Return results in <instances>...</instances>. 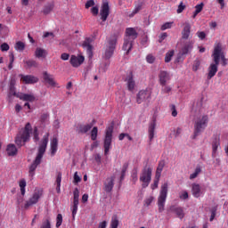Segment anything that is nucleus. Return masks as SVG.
Wrapping results in <instances>:
<instances>
[{
    "mask_svg": "<svg viewBox=\"0 0 228 228\" xmlns=\"http://www.w3.org/2000/svg\"><path fill=\"white\" fill-rule=\"evenodd\" d=\"M49 143V137L47 135H44L43 139L41 140V143L37 149V154L36 159H34L33 163L29 167V175L34 176L35 170H37V167L42 163V159L45 154V151H47V144Z\"/></svg>",
    "mask_w": 228,
    "mask_h": 228,
    "instance_id": "f257e3e1",
    "label": "nucleus"
},
{
    "mask_svg": "<svg viewBox=\"0 0 228 228\" xmlns=\"http://www.w3.org/2000/svg\"><path fill=\"white\" fill-rule=\"evenodd\" d=\"M118 40V33H113L109 37V40L107 42V46L105 49V54L104 58L105 60H110L111 56H113V53H115V49H117V42Z\"/></svg>",
    "mask_w": 228,
    "mask_h": 228,
    "instance_id": "f03ea898",
    "label": "nucleus"
},
{
    "mask_svg": "<svg viewBox=\"0 0 228 228\" xmlns=\"http://www.w3.org/2000/svg\"><path fill=\"white\" fill-rule=\"evenodd\" d=\"M31 131H33V127L30 123H27L21 134L16 136L15 143L18 147H22L26 142H29V138H31Z\"/></svg>",
    "mask_w": 228,
    "mask_h": 228,
    "instance_id": "7ed1b4c3",
    "label": "nucleus"
},
{
    "mask_svg": "<svg viewBox=\"0 0 228 228\" xmlns=\"http://www.w3.org/2000/svg\"><path fill=\"white\" fill-rule=\"evenodd\" d=\"M139 180L142 183V188H147L152 181V167L149 165H145L141 172Z\"/></svg>",
    "mask_w": 228,
    "mask_h": 228,
    "instance_id": "20e7f679",
    "label": "nucleus"
},
{
    "mask_svg": "<svg viewBox=\"0 0 228 228\" xmlns=\"http://www.w3.org/2000/svg\"><path fill=\"white\" fill-rule=\"evenodd\" d=\"M167 195H168V183L161 185L159 196L158 198L159 213L165 211V202H167Z\"/></svg>",
    "mask_w": 228,
    "mask_h": 228,
    "instance_id": "39448f33",
    "label": "nucleus"
},
{
    "mask_svg": "<svg viewBox=\"0 0 228 228\" xmlns=\"http://www.w3.org/2000/svg\"><path fill=\"white\" fill-rule=\"evenodd\" d=\"M208 127V116H202L200 119H197L194 123V134L192 140H195Z\"/></svg>",
    "mask_w": 228,
    "mask_h": 228,
    "instance_id": "423d86ee",
    "label": "nucleus"
},
{
    "mask_svg": "<svg viewBox=\"0 0 228 228\" xmlns=\"http://www.w3.org/2000/svg\"><path fill=\"white\" fill-rule=\"evenodd\" d=\"M113 126L114 124L110 125L106 128L105 132V138L103 141V147H104V154L107 156L110 152V149H111V142L113 140Z\"/></svg>",
    "mask_w": 228,
    "mask_h": 228,
    "instance_id": "0eeeda50",
    "label": "nucleus"
},
{
    "mask_svg": "<svg viewBox=\"0 0 228 228\" xmlns=\"http://www.w3.org/2000/svg\"><path fill=\"white\" fill-rule=\"evenodd\" d=\"M218 55V65H220V60L223 67H227V58H225V53H224L223 48H222V43H218L215 48L214 52L212 53L213 61H215V55Z\"/></svg>",
    "mask_w": 228,
    "mask_h": 228,
    "instance_id": "6e6552de",
    "label": "nucleus"
},
{
    "mask_svg": "<svg viewBox=\"0 0 228 228\" xmlns=\"http://www.w3.org/2000/svg\"><path fill=\"white\" fill-rule=\"evenodd\" d=\"M204 106V97H201L196 102L193 103L191 109V115L194 118H199L200 117V113H202V108Z\"/></svg>",
    "mask_w": 228,
    "mask_h": 228,
    "instance_id": "1a4fd4ad",
    "label": "nucleus"
},
{
    "mask_svg": "<svg viewBox=\"0 0 228 228\" xmlns=\"http://www.w3.org/2000/svg\"><path fill=\"white\" fill-rule=\"evenodd\" d=\"M100 15L102 22L108 20V17H110V2L108 0H103L100 10Z\"/></svg>",
    "mask_w": 228,
    "mask_h": 228,
    "instance_id": "9d476101",
    "label": "nucleus"
},
{
    "mask_svg": "<svg viewBox=\"0 0 228 228\" xmlns=\"http://www.w3.org/2000/svg\"><path fill=\"white\" fill-rule=\"evenodd\" d=\"M43 191L40 189H36L32 197L26 202L25 209H28L30 206H33L40 200V197H42Z\"/></svg>",
    "mask_w": 228,
    "mask_h": 228,
    "instance_id": "9b49d317",
    "label": "nucleus"
},
{
    "mask_svg": "<svg viewBox=\"0 0 228 228\" xmlns=\"http://www.w3.org/2000/svg\"><path fill=\"white\" fill-rule=\"evenodd\" d=\"M218 54L216 53L214 63H211L208 67V79H211L216 76V72H218Z\"/></svg>",
    "mask_w": 228,
    "mask_h": 228,
    "instance_id": "f8f14e48",
    "label": "nucleus"
},
{
    "mask_svg": "<svg viewBox=\"0 0 228 228\" xmlns=\"http://www.w3.org/2000/svg\"><path fill=\"white\" fill-rule=\"evenodd\" d=\"M77 206H79V189L75 188L73 191V208H72L73 218H76V215H77Z\"/></svg>",
    "mask_w": 228,
    "mask_h": 228,
    "instance_id": "ddd939ff",
    "label": "nucleus"
},
{
    "mask_svg": "<svg viewBox=\"0 0 228 228\" xmlns=\"http://www.w3.org/2000/svg\"><path fill=\"white\" fill-rule=\"evenodd\" d=\"M94 42V38L86 37L85 41L82 44V47L86 48V52L88 54V58L92 59L94 57V46H92V43Z\"/></svg>",
    "mask_w": 228,
    "mask_h": 228,
    "instance_id": "4468645a",
    "label": "nucleus"
},
{
    "mask_svg": "<svg viewBox=\"0 0 228 228\" xmlns=\"http://www.w3.org/2000/svg\"><path fill=\"white\" fill-rule=\"evenodd\" d=\"M115 186V176L108 177L103 183V190L106 193H111Z\"/></svg>",
    "mask_w": 228,
    "mask_h": 228,
    "instance_id": "2eb2a0df",
    "label": "nucleus"
},
{
    "mask_svg": "<svg viewBox=\"0 0 228 228\" xmlns=\"http://www.w3.org/2000/svg\"><path fill=\"white\" fill-rule=\"evenodd\" d=\"M19 77H20L21 81L25 85H35V83H38V77L33 75H22L20 74Z\"/></svg>",
    "mask_w": 228,
    "mask_h": 228,
    "instance_id": "dca6fc26",
    "label": "nucleus"
},
{
    "mask_svg": "<svg viewBox=\"0 0 228 228\" xmlns=\"http://www.w3.org/2000/svg\"><path fill=\"white\" fill-rule=\"evenodd\" d=\"M85 62V56L83 55H71L69 63L72 65V67H75V69H77V67H80V65H83Z\"/></svg>",
    "mask_w": 228,
    "mask_h": 228,
    "instance_id": "f3484780",
    "label": "nucleus"
},
{
    "mask_svg": "<svg viewBox=\"0 0 228 228\" xmlns=\"http://www.w3.org/2000/svg\"><path fill=\"white\" fill-rule=\"evenodd\" d=\"M92 127H94L93 123L86 124V125H83V124L79 123L76 126V132L78 134H86V133H88V131H90V129H92Z\"/></svg>",
    "mask_w": 228,
    "mask_h": 228,
    "instance_id": "a211bd4d",
    "label": "nucleus"
},
{
    "mask_svg": "<svg viewBox=\"0 0 228 228\" xmlns=\"http://www.w3.org/2000/svg\"><path fill=\"white\" fill-rule=\"evenodd\" d=\"M169 211L170 213H174L180 220L184 218V209L182 207L173 205L169 208Z\"/></svg>",
    "mask_w": 228,
    "mask_h": 228,
    "instance_id": "6ab92c4d",
    "label": "nucleus"
},
{
    "mask_svg": "<svg viewBox=\"0 0 228 228\" xmlns=\"http://www.w3.org/2000/svg\"><path fill=\"white\" fill-rule=\"evenodd\" d=\"M125 38L126 40H130L132 42H134V40H136V38H138V32H136V29H134V28H127L126 29Z\"/></svg>",
    "mask_w": 228,
    "mask_h": 228,
    "instance_id": "aec40b11",
    "label": "nucleus"
},
{
    "mask_svg": "<svg viewBox=\"0 0 228 228\" xmlns=\"http://www.w3.org/2000/svg\"><path fill=\"white\" fill-rule=\"evenodd\" d=\"M159 78L160 85L165 86V85H167V81H169L170 79V73L165 70H160Z\"/></svg>",
    "mask_w": 228,
    "mask_h": 228,
    "instance_id": "412c9836",
    "label": "nucleus"
},
{
    "mask_svg": "<svg viewBox=\"0 0 228 228\" xmlns=\"http://www.w3.org/2000/svg\"><path fill=\"white\" fill-rule=\"evenodd\" d=\"M151 99V94L147 91H140L137 94V103L142 104L144 101Z\"/></svg>",
    "mask_w": 228,
    "mask_h": 228,
    "instance_id": "4be33fe9",
    "label": "nucleus"
},
{
    "mask_svg": "<svg viewBox=\"0 0 228 228\" xmlns=\"http://www.w3.org/2000/svg\"><path fill=\"white\" fill-rule=\"evenodd\" d=\"M218 147H220V135H214L212 142V156L215 157L216 151H218Z\"/></svg>",
    "mask_w": 228,
    "mask_h": 228,
    "instance_id": "5701e85b",
    "label": "nucleus"
},
{
    "mask_svg": "<svg viewBox=\"0 0 228 228\" xmlns=\"http://www.w3.org/2000/svg\"><path fill=\"white\" fill-rule=\"evenodd\" d=\"M156 130V118H153L149 126V140L152 142L154 140V131Z\"/></svg>",
    "mask_w": 228,
    "mask_h": 228,
    "instance_id": "b1692460",
    "label": "nucleus"
},
{
    "mask_svg": "<svg viewBox=\"0 0 228 228\" xmlns=\"http://www.w3.org/2000/svg\"><path fill=\"white\" fill-rule=\"evenodd\" d=\"M191 26L190 23L185 22L184 28L182 31V38L183 40H188L190 38V33H191Z\"/></svg>",
    "mask_w": 228,
    "mask_h": 228,
    "instance_id": "393cba45",
    "label": "nucleus"
},
{
    "mask_svg": "<svg viewBox=\"0 0 228 228\" xmlns=\"http://www.w3.org/2000/svg\"><path fill=\"white\" fill-rule=\"evenodd\" d=\"M18 99H20V101H26L27 102H35L37 98L33 94H20V96H18Z\"/></svg>",
    "mask_w": 228,
    "mask_h": 228,
    "instance_id": "a878e982",
    "label": "nucleus"
},
{
    "mask_svg": "<svg viewBox=\"0 0 228 228\" xmlns=\"http://www.w3.org/2000/svg\"><path fill=\"white\" fill-rule=\"evenodd\" d=\"M126 81H127V88L130 92L134 90V79H133V72H130L129 75L126 77Z\"/></svg>",
    "mask_w": 228,
    "mask_h": 228,
    "instance_id": "bb28decb",
    "label": "nucleus"
},
{
    "mask_svg": "<svg viewBox=\"0 0 228 228\" xmlns=\"http://www.w3.org/2000/svg\"><path fill=\"white\" fill-rule=\"evenodd\" d=\"M6 151L8 156H17V152H19V150H17L15 144H8Z\"/></svg>",
    "mask_w": 228,
    "mask_h": 228,
    "instance_id": "cd10ccee",
    "label": "nucleus"
},
{
    "mask_svg": "<svg viewBox=\"0 0 228 228\" xmlns=\"http://www.w3.org/2000/svg\"><path fill=\"white\" fill-rule=\"evenodd\" d=\"M133 42L134 41L124 38L123 51H126V54H129V52L133 49Z\"/></svg>",
    "mask_w": 228,
    "mask_h": 228,
    "instance_id": "c85d7f7f",
    "label": "nucleus"
},
{
    "mask_svg": "<svg viewBox=\"0 0 228 228\" xmlns=\"http://www.w3.org/2000/svg\"><path fill=\"white\" fill-rule=\"evenodd\" d=\"M191 49H193V43L188 42L181 49L180 53L186 56L189 53H191Z\"/></svg>",
    "mask_w": 228,
    "mask_h": 228,
    "instance_id": "c756f323",
    "label": "nucleus"
},
{
    "mask_svg": "<svg viewBox=\"0 0 228 228\" xmlns=\"http://www.w3.org/2000/svg\"><path fill=\"white\" fill-rule=\"evenodd\" d=\"M43 77H44V80L45 81V83L50 85V86H54V85H56V82H54V79L53 77H51V75L49 73H47V71H45L43 73Z\"/></svg>",
    "mask_w": 228,
    "mask_h": 228,
    "instance_id": "7c9ffc66",
    "label": "nucleus"
},
{
    "mask_svg": "<svg viewBox=\"0 0 228 228\" xmlns=\"http://www.w3.org/2000/svg\"><path fill=\"white\" fill-rule=\"evenodd\" d=\"M191 191L193 197L199 199V197H200V185L199 183H192Z\"/></svg>",
    "mask_w": 228,
    "mask_h": 228,
    "instance_id": "2f4dec72",
    "label": "nucleus"
},
{
    "mask_svg": "<svg viewBox=\"0 0 228 228\" xmlns=\"http://www.w3.org/2000/svg\"><path fill=\"white\" fill-rule=\"evenodd\" d=\"M58 151V138L53 137L51 142V155L54 156Z\"/></svg>",
    "mask_w": 228,
    "mask_h": 228,
    "instance_id": "473e14b6",
    "label": "nucleus"
},
{
    "mask_svg": "<svg viewBox=\"0 0 228 228\" xmlns=\"http://www.w3.org/2000/svg\"><path fill=\"white\" fill-rule=\"evenodd\" d=\"M23 63H25V65H27L28 69H32V67H34V69L38 68V62H37V61L30 59L28 61H23Z\"/></svg>",
    "mask_w": 228,
    "mask_h": 228,
    "instance_id": "72a5a7b5",
    "label": "nucleus"
},
{
    "mask_svg": "<svg viewBox=\"0 0 228 228\" xmlns=\"http://www.w3.org/2000/svg\"><path fill=\"white\" fill-rule=\"evenodd\" d=\"M127 168H129V162H125L123 164L122 170H121V175L119 178L120 183H122V181H124V179L126 177V173L127 172Z\"/></svg>",
    "mask_w": 228,
    "mask_h": 228,
    "instance_id": "f704fd0d",
    "label": "nucleus"
},
{
    "mask_svg": "<svg viewBox=\"0 0 228 228\" xmlns=\"http://www.w3.org/2000/svg\"><path fill=\"white\" fill-rule=\"evenodd\" d=\"M52 10H54V3L46 4L44 6L43 13L45 15H49V13H51Z\"/></svg>",
    "mask_w": 228,
    "mask_h": 228,
    "instance_id": "c9c22d12",
    "label": "nucleus"
},
{
    "mask_svg": "<svg viewBox=\"0 0 228 228\" xmlns=\"http://www.w3.org/2000/svg\"><path fill=\"white\" fill-rule=\"evenodd\" d=\"M47 52L45 49L37 47L35 52L36 58H45Z\"/></svg>",
    "mask_w": 228,
    "mask_h": 228,
    "instance_id": "e433bc0d",
    "label": "nucleus"
},
{
    "mask_svg": "<svg viewBox=\"0 0 228 228\" xmlns=\"http://www.w3.org/2000/svg\"><path fill=\"white\" fill-rule=\"evenodd\" d=\"M203 8H204V3H200V4H197L195 6V11L193 12L192 19H195V17H197V15H199V13L202 12Z\"/></svg>",
    "mask_w": 228,
    "mask_h": 228,
    "instance_id": "4c0bfd02",
    "label": "nucleus"
},
{
    "mask_svg": "<svg viewBox=\"0 0 228 228\" xmlns=\"http://www.w3.org/2000/svg\"><path fill=\"white\" fill-rule=\"evenodd\" d=\"M56 183H57L56 191L57 193H60L61 191V190L60 189L61 186V172L57 173Z\"/></svg>",
    "mask_w": 228,
    "mask_h": 228,
    "instance_id": "58836bf2",
    "label": "nucleus"
},
{
    "mask_svg": "<svg viewBox=\"0 0 228 228\" xmlns=\"http://www.w3.org/2000/svg\"><path fill=\"white\" fill-rule=\"evenodd\" d=\"M142 6H143V3L142 2H139L135 5V7H134V11L132 12V13L130 14V17H134V15H136V13H138V12H140L142 10Z\"/></svg>",
    "mask_w": 228,
    "mask_h": 228,
    "instance_id": "ea45409f",
    "label": "nucleus"
},
{
    "mask_svg": "<svg viewBox=\"0 0 228 228\" xmlns=\"http://www.w3.org/2000/svg\"><path fill=\"white\" fill-rule=\"evenodd\" d=\"M14 48L16 49V51H20V53H22V51L26 49V45L21 41H18L15 44Z\"/></svg>",
    "mask_w": 228,
    "mask_h": 228,
    "instance_id": "a19ab883",
    "label": "nucleus"
},
{
    "mask_svg": "<svg viewBox=\"0 0 228 228\" xmlns=\"http://www.w3.org/2000/svg\"><path fill=\"white\" fill-rule=\"evenodd\" d=\"M110 228H118V217L117 215L112 216Z\"/></svg>",
    "mask_w": 228,
    "mask_h": 228,
    "instance_id": "79ce46f5",
    "label": "nucleus"
},
{
    "mask_svg": "<svg viewBox=\"0 0 228 228\" xmlns=\"http://www.w3.org/2000/svg\"><path fill=\"white\" fill-rule=\"evenodd\" d=\"M201 172L202 169L200 168V166H197L194 173L190 175V179H196V177H198L199 174H200Z\"/></svg>",
    "mask_w": 228,
    "mask_h": 228,
    "instance_id": "37998d69",
    "label": "nucleus"
},
{
    "mask_svg": "<svg viewBox=\"0 0 228 228\" xmlns=\"http://www.w3.org/2000/svg\"><path fill=\"white\" fill-rule=\"evenodd\" d=\"M98 133H99V128H97V126H94L91 131V140H93V142H95V140H97Z\"/></svg>",
    "mask_w": 228,
    "mask_h": 228,
    "instance_id": "c03bdc74",
    "label": "nucleus"
},
{
    "mask_svg": "<svg viewBox=\"0 0 228 228\" xmlns=\"http://www.w3.org/2000/svg\"><path fill=\"white\" fill-rule=\"evenodd\" d=\"M131 177L134 184H136V181H138V168L133 169Z\"/></svg>",
    "mask_w": 228,
    "mask_h": 228,
    "instance_id": "a18cd8bd",
    "label": "nucleus"
},
{
    "mask_svg": "<svg viewBox=\"0 0 228 228\" xmlns=\"http://www.w3.org/2000/svg\"><path fill=\"white\" fill-rule=\"evenodd\" d=\"M173 56H174V50H171L170 52L167 53L165 56V62L170 63V61H172Z\"/></svg>",
    "mask_w": 228,
    "mask_h": 228,
    "instance_id": "49530a36",
    "label": "nucleus"
},
{
    "mask_svg": "<svg viewBox=\"0 0 228 228\" xmlns=\"http://www.w3.org/2000/svg\"><path fill=\"white\" fill-rule=\"evenodd\" d=\"M20 188L21 195H26V180L22 179L20 182Z\"/></svg>",
    "mask_w": 228,
    "mask_h": 228,
    "instance_id": "de8ad7c7",
    "label": "nucleus"
},
{
    "mask_svg": "<svg viewBox=\"0 0 228 228\" xmlns=\"http://www.w3.org/2000/svg\"><path fill=\"white\" fill-rule=\"evenodd\" d=\"M61 224H63V216L61 214H58L56 217V227H61Z\"/></svg>",
    "mask_w": 228,
    "mask_h": 228,
    "instance_id": "09e8293b",
    "label": "nucleus"
},
{
    "mask_svg": "<svg viewBox=\"0 0 228 228\" xmlns=\"http://www.w3.org/2000/svg\"><path fill=\"white\" fill-rule=\"evenodd\" d=\"M173 24H174L173 21L164 23L160 28L161 31H165L166 29H170Z\"/></svg>",
    "mask_w": 228,
    "mask_h": 228,
    "instance_id": "8fccbe9b",
    "label": "nucleus"
},
{
    "mask_svg": "<svg viewBox=\"0 0 228 228\" xmlns=\"http://www.w3.org/2000/svg\"><path fill=\"white\" fill-rule=\"evenodd\" d=\"M186 58V55H184V53H179L178 54H177V57H176V60H175V61H176V63H181V61H184V59Z\"/></svg>",
    "mask_w": 228,
    "mask_h": 228,
    "instance_id": "3c124183",
    "label": "nucleus"
},
{
    "mask_svg": "<svg viewBox=\"0 0 228 228\" xmlns=\"http://www.w3.org/2000/svg\"><path fill=\"white\" fill-rule=\"evenodd\" d=\"M199 67H200V61H199V59H196L193 62L192 70H194V72H197L199 70Z\"/></svg>",
    "mask_w": 228,
    "mask_h": 228,
    "instance_id": "603ef678",
    "label": "nucleus"
},
{
    "mask_svg": "<svg viewBox=\"0 0 228 228\" xmlns=\"http://www.w3.org/2000/svg\"><path fill=\"white\" fill-rule=\"evenodd\" d=\"M40 228H51V221L49 219H45V221H43Z\"/></svg>",
    "mask_w": 228,
    "mask_h": 228,
    "instance_id": "864d4df0",
    "label": "nucleus"
},
{
    "mask_svg": "<svg viewBox=\"0 0 228 228\" xmlns=\"http://www.w3.org/2000/svg\"><path fill=\"white\" fill-rule=\"evenodd\" d=\"M0 49L3 53L10 51V45H8V43H4L1 45Z\"/></svg>",
    "mask_w": 228,
    "mask_h": 228,
    "instance_id": "5fc2aeb1",
    "label": "nucleus"
},
{
    "mask_svg": "<svg viewBox=\"0 0 228 228\" xmlns=\"http://www.w3.org/2000/svg\"><path fill=\"white\" fill-rule=\"evenodd\" d=\"M163 168H165V160H160V161L159 162L157 170H158L159 172H163Z\"/></svg>",
    "mask_w": 228,
    "mask_h": 228,
    "instance_id": "6e6d98bb",
    "label": "nucleus"
},
{
    "mask_svg": "<svg viewBox=\"0 0 228 228\" xmlns=\"http://www.w3.org/2000/svg\"><path fill=\"white\" fill-rule=\"evenodd\" d=\"M34 140L35 142H39L40 137L38 136V127H34Z\"/></svg>",
    "mask_w": 228,
    "mask_h": 228,
    "instance_id": "4d7b16f0",
    "label": "nucleus"
},
{
    "mask_svg": "<svg viewBox=\"0 0 228 228\" xmlns=\"http://www.w3.org/2000/svg\"><path fill=\"white\" fill-rule=\"evenodd\" d=\"M184 8H186V5H184V4L183 2L180 3V4L178 5V9H177V13H183V12H184Z\"/></svg>",
    "mask_w": 228,
    "mask_h": 228,
    "instance_id": "13d9d810",
    "label": "nucleus"
},
{
    "mask_svg": "<svg viewBox=\"0 0 228 228\" xmlns=\"http://www.w3.org/2000/svg\"><path fill=\"white\" fill-rule=\"evenodd\" d=\"M146 61L148 63H153L154 61H156V58L152 54H149L146 57Z\"/></svg>",
    "mask_w": 228,
    "mask_h": 228,
    "instance_id": "bf43d9fd",
    "label": "nucleus"
},
{
    "mask_svg": "<svg viewBox=\"0 0 228 228\" xmlns=\"http://www.w3.org/2000/svg\"><path fill=\"white\" fill-rule=\"evenodd\" d=\"M91 6H95V2L94 0H88L86 3V9L88 10V8H91Z\"/></svg>",
    "mask_w": 228,
    "mask_h": 228,
    "instance_id": "052dcab7",
    "label": "nucleus"
},
{
    "mask_svg": "<svg viewBox=\"0 0 228 228\" xmlns=\"http://www.w3.org/2000/svg\"><path fill=\"white\" fill-rule=\"evenodd\" d=\"M75 184L81 183V178L77 175V172L74 174V181Z\"/></svg>",
    "mask_w": 228,
    "mask_h": 228,
    "instance_id": "680f3d73",
    "label": "nucleus"
},
{
    "mask_svg": "<svg viewBox=\"0 0 228 228\" xmlns=\"http://www.w3.org/2000/svg\"><path fill=\"white\" fill-rule=\"evenodd\" d=\"M47 118H49V114L44 113L41 115L40 120H41V122L44 123V122L47 121Z\"/></svg>",
    "mask_w": 228,
    "mask_h": 228,
    "instance_id": "e2e57ef3",
    "label": "nucleus"
},
{
    "mask_svg": "<svg viewBox=\"0 0 228 228\" xmlns=\"http://www.w3.org/2000/svg\"><path fill=\"white\" fill-rule=\"evenodd\" d=\"M167 37H168V35L167 34V32L162 33V34L159 36V44H161V42H163V40H165V38H167Z\"/></svg>",
    "mask_w": 228,
    "mask_h": 228,
    "instance_id": "0e129e2a",
    "label": "nucleus"
},
{
    "mask_svg": "<svg viewBox=\"0 0 228 228\" xmlns=\"http://www.w3.org/2000/svg\"><path fill=\"white\" fill-rule=\"evenodd\" d=\"M91 13H93V15H99V7L94 6L91 9Z\"/></svg>",
    "mask_w": 228,
    "mask_h": 228,
    "instance_id": "69168bd1",
    "label": "nucleus"
},
{
    "mask_svg": "<svg viewBox=\"0 0 228 228\" xmlns=\"http://www.w3.org/2000/svg\"><path fill=\"white\" fill-rule=\"evenodd\" d=\"M69 58H70V54L64 53L61 55V59H62L64 61H67V60H69Z\"/></svg>",
    "mask_w": 228,
    "mask_h": 228,
    "instance_id": "338daca9",
    "label": "nucleus"
},
{
    "mask_svg": "<svg viewBox=\"0 0 228 228\" xmlns=\"http://www.w3.org/2000/svg\"><path fill=\"white\" fill-rule=\"evenodd\" d=\"M172 117H177V110H175V105L171 106Z\"/></svg>",
    "mask_w": 228,
    "mask_h": 228,
    "instance_id": "774afa93",
    "label": "nucleus"
}]
</instances>
